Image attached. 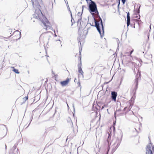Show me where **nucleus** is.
Instances as JSON below:
<instances>
[{
	"mask_svg": "<svg viewBox=\"0 0 154 154\" xmlns=\"http://www.w3.org/2000/svg\"><path fill=\"white\" fill-rule=\"evenodd\" d=\"M150 2H151L152 4V9L154 8V5L153 2H154V1L153 0H148Z\"/></svg>",
	"mask_w": 154,
	"mask_h": 154,
	"instance_id": "2eb2a0df",
	"label": "nucleus"
},
{
	"mask_svg": "<svg viewBox=\"0 0 154 154\" xmlns=\"http://www.w3.org/2000/svg\"><path fill=\"white\" fill-rule=\"evenodd\" d=\"M12 68L13 69V71L15 73L17 74L19 73V72L18 70V69H15L14 67Z\"/></svg>",
	"mask_w": 154,
	"mask_h": 154,
	"instance_id": "4468645a",
	"label": "nucleus"
},
{
	"mask_svg": "<svg viewBox=\"0 0 154 154\" xmlns=\"http://www.w3.org/2000/svg\"><path fill=\"white\" fill-rule=\"evenodd\" d=\"M5 149H6V148H7V146H6V145H5Z\"/></svg>",
	"mask_w": 154,
	"mask_h": 154,
	"instance_id": "c85d7f7f",
	"label": "nucleus"
},
{
	"mask_svg": "<svg viewBox=\"0 0 154 154\" xmlns=\"http://www.w3.org/2000/svg\"><path fill=\"white\" fill-rule=\"evenodd\" d=\"M78 40L79 43H80V44H81V42L80 41V39L79 37L78 38Z\"/></svg>",
	"mask_w": 154,
	"mask_h": 154,
	"instance_id": "6ab92c4d",
	"label": "nucleus"
},
{
	"mask_svg": "<svg viewBox=\"0 0 154 154\" xmlns=\"http://www.w3.org/2000/svg\"><path fill=\"white\" fill-rule=\"evenodd\" d=\"M116 112H115V115H116Z\"/></svg>",
	"mask_w": 154,
	"mask_h": 154,
	"instance_id": "e433bc0d",
	"label": "nucleus"
},
{
	"mask_svg": "<svg viewBox=\"0 0 154 154\" xmlns=\"http://www.w3.org/2000/svg\"><path fill=\"white\" fill-rule=\"evenodd\" d=\"M111 97L112 100L116 102V97L117 95V93L114 91L111 92Z\"/></svg>",
	"mask_w": 154,
	"mask_h": 154,
	"instance_id": "1a4fd4ad",
	"label": "nucleus"
},
{
	"mask_svg": "<svg viewBox=\"0 0 154 154\" xmlns=\"http://www.w3.org/2000/svg\"><path fill=\"white\" fill-rule=\"evenodd\" d=\"M28 99V97L27 96L24 98H23V99L25 101L27 100Z\"/></svg>",
	"mask_w": 154,
	"mask_h": 154,
	"instance_id": "aec40b11",
	"label": "nucleus"
},
{
	"mask_svg": "<svg viewBox=\"0 0 154 154\" xmlns=\"http://www.w3.org/2000/svg\"><path fill=\"white\" fill-rule=\"evenodd\" d=\"M77 84L78 86H80V83L79 81L78 82Z\"/></svg>",
	"mask_w": 154,
	"mask_h": 154,
	"instance_id": "412c9836",
	"label": "nucleus"
},
{
	"mask_svg": "<svg viewBox=\"0 0 154 154\" xmlns=\"http://www.w3.org/2000/svg\"><path fill=\"white\" fill-rule=\"evenodd\" d=\"M133 51H134L133 49L132 51H131L130 53V55L128 56V57H126V60L127 61V63H128L130 62L131 61V60L130 59L131 58V55L132 54V52H133Z\"/></svg>",
	"mask_w": 154,
	"mask_h": 154,
	"instance_id": "f8f14e48",
	"label": "nucleus"
},
{
	"mask_svg": "<svg viewBox=\"0 0 154 154\" xmlns=\"http://www.w3.org/2000/svg\"><path fill=\"white\" fill-rule=\"evenodd\" d=\"M91 26H94V25H92V24H91Z\"/></svg>",
	"mask_w": 154,
	"mask_h": 154,
	"instance_id": "2f4dec72",
	"label": "nucleus"
},
{
	"mask_svg": "<svg viewBox=\"0 0 154 154\" xmlns=\"http://www.w3.org/2000/svg\"><path fill=\"white\" fill-rule=\"evenodd\" d=\"M82 66V62L81 60H80V63H79L78 64V72L80 73L83 77V73L84 72H83L82 68H81Z\"/></svg>",
	"mask_w": 154,
	"mask_h": 154,
	"instance_id": "6e6552de",
	"label": "nucleus"
},
{
	"mask_svg": "<svg viewBox=\"0 0 154 154\" xmlns=\"http://www.w3.org/2000/svg\"><path fill=\"white\" fill-rule=\"evenodd\" d=\"M118 1H119V4L118 5V6H119V5L120 4V0H118Z\"/></svg>",
	"mask_w": 154,
	"mask_h": 154,
	"instance_id": "5701e85b",
	"label": "nucleus"
},
{
	"mask_svg": "<svg viewBox=\"0 0 154 154\" xmlns=\"http://www.w3.org/2000/svg\"><path fill=\"white\" fill-rule=\"evenodd\" d=\"M86 1L88 2V1H92V0H86Z\"/></svg>",
	"mask_w": 154,
	"mask_h": 154,
	"instance_id": "bb28decb",
	"label": "nucleus"
},
{
	"mask_svg": "<svg viewBox=\"0 0 154 154\" xmlns=\"http://www.w3.org/2000/svg\"><path fill=\"white\" fill-rule=\"evenodd\" d=\"M67 8L68 10L69 11V12H70L71 16V17L72 18V12H71V11L70 10V8H69V6L68 5V6H67Z\"/></svg>",
	"mask_w": 154,
	"mask_h": 154,
	"instance_id": "dca6fc26",
	"label": "nucleus"
},
{
	"mask_svg": "<svg viewBox=\"0 0 154 154\" xmlns=\"http://www.w3.org/2000/svg\"><path fill=\"white\" fill-rule=\"evenodd\" d=\"M122 136L118 137L115 139V141L113 143L114 145H116V148H117L120 145V143L122 140Z\"/></svg>",
	"mask_w": 154,
	"mask_h": 154,
	"instance_id": "39448f33",
	"label": "nucleus"
},
{
	"mask_svg": "<svg viewBox=\"0 0 154 154\" xmlns=\"http://www.w3.org/2000/svg\"><path fill=\"white\" fill-rule=\"evenodd\" d=\"M152 147V149H154V147L152 146L151 143L146 146L145 154H153L151 150Z\"/></svg>",
	"mask_w": 154,
	"mask_h": 154,
	"instance_id": "20e7f679",
	"label": "nucleus"
},
{
	"mask_svg": "<svg viewBox=\"0 0 154 154\" xmlns=\"http://www.w3.org/2000/svg\"><path fill=\"white\" fill-rule=\"evenodd\" d=\"M79 53H80V54H81V51H80V50L79 51Z\"/></svg>",
	"mask_w": 154,
	"mask_h": 154,
	"instance_id": "f704fd0d",
	"label": "nucleus"
},
{
	"mask_svg": "<svg viewBox=\"0 0 154 154\" xmlns=\"http://www.w3.org/2000/svg\"><path fill=\"white\" fill-rule=\"evenodd\" d=\"M140 75L139 76H137L136 77L134 84V90L135 91H136L137 88L138 81L140 79Z\"/></svg>",
	"mask_w": 154,
	"mask_h": 154,
	"instance_id": "0eeeda50",
	"label": "nucleus"
},
{
	"mask_svg": "<svg viewBox=\"0 0 154 154\" xmlns=\"http://www.w3.org/2000/svg\"><path fill=\"white\" fill-rule=\"evenodd\" d=\"M31 122V121H30V123H29V125H28V126L27 127H28V126H29V125L30 124V123Z\"/></svg>",
	"mask_w": 154,
	"mask_h": 154,
	"instance_id": "c756f323",
	"label": "nucleus"
},
{
	"mask_svg": "<svg viewBox=\"0 0 154 154\" xmlns=\"http://www.w3.org/2000/svg\"><path fill=\"white\" fill-rule=\"evenodd\" d=\"M103 107H102V109H103Z\"/></svg>",
	"mask_w": 154,
	"mask_h": 154,
	"instance_id": "4c0bfd02",
	"label": "nucleus"
},
{
	"mask_svg": "<svg viewBox=\"0 0 154 154\" xmlns=\"http://www.w3.org/2000/svg\"><path fill=\"white\" fill-rule=\"evenodd\" d=\"M73 110H74V111L75 112V107H74V104H73Z\"/></svg>",
	"mask_w": 154,
	"mask_h": 154,
	"instance_id": "4be33fe9",
	"label": "nucleus"
},
{
	"mask_svg": "<svg viewBox=\"0 0 154 154\" xmlns=\"http://www.w3.org/2000/svg\"><path fill=\"white\" fill-rule=\"evenodd\" d=\"M140 7H139V9H138V11H137V13H139L140 12L139 9H140Z\"/></svg>",
	"mask_w": 154,
	"mask_h": 154,
	"instance_id": "b1692460",
	"label": "nucleus"
},
{
	"mask_svg": "<svg viewBox=\"0 0 154 154\" xmlns=\"http://www.w3.org/2000/svg\"><path fill=\"white\" fill-rule=\"evenodd\" d=\"M122 2V3L124 4L125 3V2L126 1V0H121Z\"/></svg>",
	"mask_w": 154,
	"mask_h": 154,
	"instance_id": "a211bd4d",
	"label": "nucleus"
},
{
	"mask_svg": "<svg viewBox=\"0 0 154 154\" xmlns=\"http://www.w3.org/2000/svg\"><path fill=\"white\" fill-rule=\"evenodd\" d=\"M99 19L100 20V23L101 25V26L102 29V31H103V35H104V26H103V21H102V20L101 18V17H100V16H99Z\"/></svg>",
	"mask_w": 154,
	"mask_h": 154,
	"instance_id": "ddd939ff",
	"label": "nucleus"
},
{
	"mask_svg": "<svg viewBox=\"0 0 154 154\" xmlns=\"http://www.w3.org/2000/svg\"><path fill=\"white\" fill-rule=\"evenodd\" d=\"M55 36H57V35H56V34H55Z\"/></svg>",
	"mask_w": 154,
	"mask_h": 154,
	"instance_id": "c9c22d12",
	"label": "nucleus"
},
{
	"mask_svg": "<svg viewBox=\"0 0 154 154\" xmlns=\"http://www.w3.org/2000/svg\"><path fill=\"white\" fill-rule=\"evenodd\" d=\"M71 18H72V19L71 20V22H72V25L73 24H74L75 23V21H74V19H73V18L72 17V18L71 17Z\"/></svg>",
	"mask_w": 154,
	"mask_h": 154,
	"instance_id": "f3484780",
	"label": "nucleus"
},
{
	"mask_svg": "<svg viewBox=\"0 0 154 154\" xmlns=\"http://www.w3.org/2000/svg\"><path fill=\"white\" fill-rule=\"evenodd\" d=\"M89 10L92 16H94V12L96 13L99 15L97 6L95 3L93 1H91L89 4Z\"/></svg>",
	"mask_w": 154,
	"mask_h": 154,
	"instance_id": "f03ea898",
	"label": "nucleus"
},
{
	"mask_svg": "<svg viewBox=\"0 0 154 154\" xmlns=\"http://www.w3.org/2000/svg\"><path fill=\"white\" fill-rule=\"evenodd\" d=\"M82 12L83 11L84 8L85 7V5L82 6ZM82 12L81 13L80 12H78L77 15V16H78V19L77 21L78 25L79 24L80 26L81 20H82Z\"/></svg>",
	"mask_w": 154,
	"mask_h": 154,
	"instance_id": "423d86ee",
	"label": "nucleus"
},
{
	"mask_svg": "<svg viewBox=\"0 0 154 154\" xmlns=\"http://www.w3.org/2000/svg\"><path fill=\"white\" fill-rule=\"evenodd\" d=\"M59 40V41H60V43H61V41H60V40Z\"/></svg>",
	"mask_w": 154,
	"mask_h": 154,
	"instance_id": "473e14b6",
	"label": "nucleus"
},
{
	"mask_svg": "<svg viewBox=\"0 0 154 154\" xmlns=\"http://www.w3.org/2000/svg\"><path fill=\"white\" fill-rule=\"evenodd\" d=\"M93 17L94 18L95 23V25H94V26H95L97 28V31L99 32V33H100L101 38H102L103 36L104 35H103V33L102 34L101 33V30L100 28V24L99 23V22L97 21L95 18H94V16H93Z\"/></svg>",
	"mask_w": 154,
	"mask_h": 154,
	"instance_id": "7ed1b4c3",
	"label": "nucleus"
},
{
	"mask_svg": "<svg viewBox=\"0 0 154 154\" xmlns=\"http://www.w3.org/2000/svg\"><path fill=\"white\" fill-rule=\"evenodd\" d=\"M76 78L75 79H74V82H75V81H76Z\"/></svg>",
	"mask_w": 154,
	"mask_h": 154,
	"instance_id": "cd10ccee",
	"label": "nucleus"
},
{
	"mask_svg": "<svg viewBox=\"0 0 154 154\" xmlns=\"http://www.w3.org/2000/svg\"><path fill=\"white\" fill-rule=\"evenodd\" d=\"M69 81V79L67 78L65 80L61 82L60 83L62 86H65L68 84Z\"/></svg>",
	"mask_w": 154,
	"mask_h": 154,
	"instance_id": "9d476101",
	"label": "nucleus"
},
{
	"mask_svg": "<svg viewBox=\"0 0 154 154\" xmlns=\"http://www.w3.org/2000/svg\"><path fill=\"white\" fill-rule=\"evenodd\" d=\"M42 0H31L33 6L35 11V14H33L34 18L38 19L43 23L44 28L45 29H50L51 27L50 26V23L47 18L45 17L40 10L41 6L39 2Z\"/></svg>",
	"mask_w": 154,
	"mask_h": 154,
	"instance_id": "f257e3e1",
	"label": "nucleus"
},
{
	"mask_svg": "<svg viewBox=\"0 0 154 154\" xmlns=\"http://www.w3.org/2000/svg\"><path fill=\"white\" fill-rule=\"evenodd\" d=\"M52 7H53V2H52Z\"/></svg>",
	"mask_w": 154,
	"mask_h": 154,
	"instance_id": "72a5a7b5",
	"label": "nucleus"
},
{
	"mask_svg": "<svg viewBox=\"0 0 154 154\" xmlns=\"http://www.w3.org/2000/svg\"><path fill=\"white\" fill-rule=\"evenodd\" d=\"M127 26L128 27L130 24V13L128 12L127 16Z\"/></svg>",
	"mask_w": 154,
	"mask_h": 154,
	"instance_id": "9b49d317",
	"label": "nucleus"
},
{
	"mask_svg": "<svg viewBox=\"0 0 154 154\" xmlns=\"http://www.w3.org/2000/svg\"><path fill=\"white\" fill-rule=\"evenodd\" d=\"M149 34L148 33V35H147V37H148V39H149Z\"/></svg>",
	"mask_w": 154,
	"mask_h": 154,
	"instance_id": "393cba45",
	"label": "nucleus"
},
{
	"mask_svg": "<svg viewBox=\"0 0 154 154\" xmlns=\"http://www.w3.org/2000/svg\"><path fill=\"white\" fill-rule=\"evenodd\" d=\"M125 108H124V110H125Z\"/></svg>",
	"mask_w": 154,
	"mask_h": 154,
	"instance_id": "58836bf2",
	"label": "nucleus"
},
{
	"mask_svg": "<svg viewBox=\"0 0 154 154\" xmlns=\"http://www.w3.org/2000/svg\"><path fill=\"white\" fill-rule=\"evenodd\" d=\"M52 74L54 75V72H53V71H52Z\"/></svg>",
	"mask_w": 154,
	"mask_h": 154,
	"instance_id": "a878e982",
	"label": "nucleus"
},
{
	"mask_svg": "<svg viewBox=\"0 0 154 154\" xmlns=\"http://www.w3.org/2000/svg\"><path fill=\"white\" fill-rule=\"evenodd\" d=\"M46 154H48L47 153Z\"/></svg>",
	"mask_w": 154,
	"mask_h": 154,
	"instance_id": "ea45409f",
	"label": "nucleus"
},
{
	"mask_svg": "<svg viewBox=\"0 0 154 154\" xmlns=\"http://www.w3.org/2000/svg\"><path fill=\"white\" fill-rule=\"evenodd\" d=\"M20 36H21V32H20Z\"/></svg>",
	"mask_w": 154,
	"mask_h": 154,
	"instance_id": "7c9ffc66",
	"label": "nucleus"
}]
</instances>
